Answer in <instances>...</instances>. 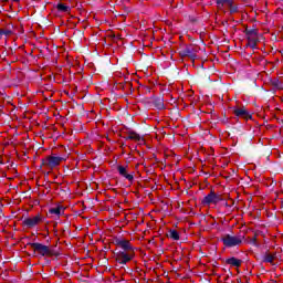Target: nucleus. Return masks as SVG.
<instances>
[{
	"mask_svg": "<svg viewBox=\"0 0 283 283\" xmlns=\"http://www.w3.org/2000/svg\"><path fill=\"white\" fill-rule=\"evenodd\" d=\"M222 242L224 244V247H238L240 244H242V237H233L231 234H226L222 238Z\"/></svg>",
	"mask_w": 283,
	"mask_h": 283,
	"instance_id": "nucleus-1",
	"label": "nucleus"
},
{
	"mask_svg": "<svg viewBox=\"0 0 283 283\" xmlns=\"http://www.w3.org/2000/svg\"><path fill=\"white\" fill-rule=\"evenodd\" d=\"M115 260L118 262V264H126L127 262H132V260H134V253L119 251L115 254Z\"/></svg>",
	"mask_w": 283,
	"mask_h": 283,
	"instance_id": "nucleus-2",
	"label": "nucleus"
},
{
	"mask_svg": "<svg viewBox=\"0 0 283 283\" xmlns=\"http://www.w3.org/2000/svg\"><path fill=\"white\" fill-rule=\"evenodd\" d=\"M63 160V157H55V156H50L46 157L43 160L44 167H49V169H54V167H59Z\"/></svg>",
	"mask_w": 283,
	"mask_h": 283,
	"instance_id": "nucleus-3",
	"label": "nucleus"
},
{
	"mask_svg": "<svg viewBox=\"0 0 283 283\" xmlns=\"http://www.w3.org/2000/svg\"><path fill=\"white\" fill-rule=\"evenodd\" d=\"M218 202H220V196L216 195L213 191L207 195L202 200V205H218Z\"/></svg>",
	"mask_w": 283,
	"mask_h": 283,
	"instance_id": "nucleus-4",
	"label": "nucleus"
},
{
	"mask_svg": "<svg viewBox=\"0 0 283 283\" xmlns=\"http://www.w3.org/2000/svg\"><path fill=\"white\" fill-rule=\"evenodd\" d=\"M232 112L234 116H239V118H251V115H249V111H247L245 107H233Z\"/></svg>",
	"mask_w": 283,
	"mask_h": 283,
	"instance_id": "nucleus-5",
	"label": "nucleus"
},
{
	"mask_svg": "<svg viewBox=\"0 0 283 283\" xmlns=\"http://www.w3.org/2000/svg\"><path fill=\"white\" fill-rule=\"evenodd\" d=\"M25 227H29V229H32V227H36L39 222H41V214H36L35 217L24 219Z\"/></svg>",
	"mask_w": 283,
	"mask_h": 283,
	"instance_id": "nucleus-6",
	"label": "nucleus"
},
{
	"mask_svg": "<svg viewBox=\"0 0 283 283\" xmlns=\"http://www.w3.org/2000/svg\"><path fill=\"white\" fill-rule=\"evenodd\" d=\"M32 248L40 253V255H50V248L41 243H33Z\"/></svg>",
	"mask_w": 283,
	"mask_h": 283,
	"instance_id": "nucleus-7",
	"label": "nucleus"
},
{
	"mask_svg": "<svg viewBox=\"0 0 283 283\" xmlns=\"http://www.w3.org/2000/svg\"><path fill=\"white\" fill-rule=\"evenodd\" d=\"M197 53H198V48L196 46H187L181 51L182 56H189L190 59H196Z\"/></svg>",
	"mask_w": 283,
	"mask_h": 283,
	"instance_id": "nucleus-8",
	"label": "nucleus"
},
{
	"mask_svg": "<svg viewBox=\"0 0 283 283\" xmlns=\"http://www.w3.org/2000/svg\"><path fill=\"white\" fill-rule=\"evenodd\" d=\"M118 172L120 174V176H124L126 180H134V176L127 174V168H125V166H118Z\"/></svg>",
	"mask_w": 283,
	"mask_h": 283,
	"instance_id": "nucleus-9",
	"label": "nucleus"
},
{
	"mask_svg": "<svg viewBox=\"0 0 283 283\" xmlns=\"http://www.w3.org/2000/svg\"><path fill=\"white\" fill-rule=\"evenodd\" d=\"M64 211H65V209L62 206H57L55 208H51L49 210V213L51 216H56V218H59V216H61Z\"/></svg>",
	"mask_w": 283,
	"mask_h": 283,
	"instance_id": "nucleus-10",
	"label": "nucleus"
},
{
	"mask_svg": "<svg viewBox=\"0 0 283 283\" xmlns=\"http://www.w3.org/2000/svg\"><path fill=\"white\" fill-rule=\"evenodd\" d=\"M126 140H136V142H140L143 140V138L140 137V135H138V133H135V132H129L127 135H126Z\"/></svg>",
	"mask_w": 283,
	"mask_h": 283,
	"instance_id": "nucleus-11",
	"label": "nucleus"
},
{
	"mask_svg": "<svg viewBox=\"0 0 283 283\" xmlns=\"http://www.w3.org/2000/svg\"><path fill=\"white\" fill-rule=\"evenodd\" d=\"M227 264H230V266H240V264H242V261L237 258H230L227 260Z\"/></svg>",
	"mask_w": 283,
	"mask_h": 283,
	"instance_id": "nucleus-12",
	"label": "nucleus"
},
{
	"mask_svg": "<svg viewBox=\"0 0 283 283\" xmlns=\"http://www.w3.org/2000/svg\"><path fill=\"white\" fill-rule=\"evenodd\" d=\"M168 237L171 240H180V233H178V231H176V230H169Z\"/></svg>",
	"mask_w": 283,
	"mask_h": 283,
	"instance_id": "nucleus-13",
	"label": "nucleus"
},
{
	"mask_svg": "<svg viewBox=\"0 0 283 283\" xmlns=\"http://www.w3.org/2000/svg\"><path fill=\"white\" fill-rule=\"evenodd\" d=\"M119 245L124 251H132V243L129 241H120Z\"/></svg>",
	"mask_w": 283,
	"mask_h": 283,
	"instance_id": "nucleus-14",
	"label": "nucleus"
},
{
	"mask_svg": "<svg viewBox=\"0 0 283 283\" xmlns=\"http://www.w3.org/2000/svg\"><path fill=\"white\" fill-rule=\"evenodd\" d=\"M59 12H70V6H65L63 3L57 4Z\"/></svg>",
	"mask_w": 283,
	"mask_h": 283,
	"instance_id": "nucleus-15",
	"label": "nucleus"
},
{
	"mask_svg": "<svg viewBox=\"0 0 283 283\" xmlns=\"http://www.w3.org/2000/svg\"><path fill=\"white\" fill-rule=\"evenodd\" d=\"M250 45L251 48H255V43L258 41V38H255V33H252L251 36H249Z\"/></svg>",
	"mask_w": 283,
	"mask_h": 283,
	"instance_id": "nucleus-16",
	"label": "nucleus"
},
{
	"mask_svg": "<svg viewBox=\"0 0 283 283\" xmlns=\"http://www.w3.org/2000/svg\"><path fill=\"white\" fill-rule=\"evenodd\" d=\"M275 260V256L273 254H265L264 255V262H269L270 264Z\"/></svg>",
	"mask_w": 283,
	"mask_h": 283,
	"instance_id": "nucleus-17",
	"label": "nucleus"
},
{
	"mask_svg": "<svg viewBox=\"0 0 283 283\" xmlns=\"http://www.w3.org/2000/svg\"><path fill=\"white\" fill-rule=\"evenodd\" d=\"M0 34H2L4 36H10V34H12V31H10V30H0Z\"/></svg>",
	"mask_w": 283,
	"mask_h": 283,
	"instance_id": "nucleus-18",
	"label": "nucleus"
},
{
	"mask_svg": "<svg viewBox=\"0 0 283 283\" xmlns=\"http://www.w3.org/2000/svg\"><path fill=\"white\" fill-rule=\"evenodd\" d=\"M12 1H14L15 3H18V1H21V0H12Z\"/></svg>",
	"mask_w": 283,
	"mask_h": 283,
	"instance_id": "nucleus-19",
	"label": "nucleus"
}]
</instances>
